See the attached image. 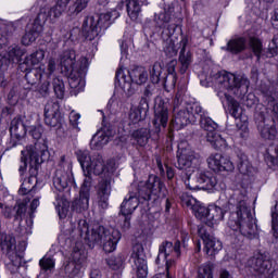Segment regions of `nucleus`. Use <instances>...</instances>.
<instances>
[{"label":"nucleus","mask_w":278,"mask_h":278,"mask_svg":"<svg viewBox=\"0 0 278 278\" xmlns=\"http://www.w3.org/2000/svg\"><path fill=\"white\" fill-rule=\"evenodd\" d=\"M21 155L20 175L23 177L27 172V160L29 159L30 176L22 182L18 194H31L36 188V175H38L40 164L49 160V150L43 143L35 142L34 146H27L25 150H22Z\"/></svg>","instance_id":"nucleus-1"},{"label":"nucleus","mask_w":278,"mask_h":278,"mask_svg":"<svg viewBox=\"0 0 278 278\" xmlns=\"http://www.w3.org/2000/svg\"><path fill=\"white\" fill-rule=\"evenodd\" d=\"M78 231L89 249H94L97 244H102L105 253L116 251V244H118L122 238L121 230L118 229H106L101 225H94L90 229L86 220L78 223Z\"/></svg>","instance_id":"nucleus-2"},{"label":"nucleus","mask_w":278,"mask_h":278,"mask_svg":"<svg viewBox=\"0 0 278 278\" xmlns=\"http://www.w3.org/2000/svg\"><path fill=\"white\" fill-rule=\"evenodd\" d=\"M228 227L232 231H240L241 236L250 240L257 236V224L253 218V213H251V206L247 203V195L237 198L236 211L230 213Z\"/></svg>","instance_id":"nucleus-3"},{"label":"nucleus","mask_w":278,"mask_h":278,"mask_svg":"<svg viewBox=\"0 0 278 278\" xmlns=\"http://www.w3.org/2000/svg\"><path fill=\"white\" fill-rule=\"evenodd\" d=\"M61 73L68 78L70 88L79 92L86 86V73L88 71L87 59H83L84 65L77 67V53L70 49L59 55Z\"/></svg>","instance_id":"nucleus-4"},{"label":"nucleus","mask_w":278,"mask_h":278,"mask_svg":"<svg viewBox=\"0 0 278 278\" xmlns=\"http://www.w3.org/2000/svg\"><path fill=\"white\" fill-rule=\"evenodd\" d=\"M217 84L220 88L229 90L238 99H241V102L247 108H253L257 103V98L254 93L249 92V79L242 76H236L229 72H220L217 77Z\"/></svg>","instance_id":"nucleus-5"},{"label":"nucleus","mask_w":278,"mask_h":278,"mask_svg":"<svg viewBox=\"0 0 278 278\" xmlns=\"http://www.w3.org/2000/svg\"><path fill=\"white\" fill-rule=\"evenodd\" d=\"M115 79L122 88V90L127 94V97H131L135 94L136 89L131 86V84H136L137 86H142V84H147L149 80V73L142 66L135 67L132 70L119 68L116 72Z\"/></svg>","instance_id":"nucleus-6"},{"label":"nucleus","mask_w":278,"mask_h":278,"mask_svg":"<svg viewBox=\"0 0 278 278\" xmlns=\"http://www.w3.org/2000/svg\"><path fill=\"white\" fill-rule=\"evenodd\" d=\"M191 112H194L197 116H200V126L204 131H207L206 140L213 149H225V147H227V140L216 132L218 124L207 116V112L203 110V106L198 103H193L191 104Z\"/></svg>","instance_id":"nucleus-7"},{"label":"nucleus","mask_w":278,"mask_h":278,"mask_svg":"<svg viewBox=\"0 0 278 278\" xmlns=\"http://www.w3.org/2000/svg\"><path fill=\"white\" fill-rule=\"evenodd\" d=\"M112 18H118L117 11L88 16L83 23V28L86 31V40L92 41L99 38L101 29H108L112 25Z\"/></svg>","instance_id":"nucleus-8"},{"label":"nucleus","mask_w":278,"mask_h":278,"mask_svg":"<svg viewBox=\"0 0 278 278\" xmlns=\"http://www.w3.org/2000/svg\"><path fill=\"white\" fill-rule=\"evenodd\" d=\"M184 182L189 190H216L218 180L210 173L195 167L191 173H186Z\"/></svg>","instance_id":"nucleus-9"},{"label":"nucleus","mask_w":278,"mask_h":278,"mask_svg":"<svg viewBox=\"0 0 278 278\" xmlns=\"http://www.w3.org/2000/svg\"><path fill=\"white\" fill-rule=\"evenodd\" d=\"M75 155L83 168L85 179H92V175H102L105 170V163L103 162V156L100 154H96L91 157L88 150H77Z\"/></svg>","instance_id":"nucleus-10"},{"label":"nucleus","mask_w":278,"mask_h":278,"mask_svg":"<svg viewBox=\"0 0 278 278\" xmlns=\"http://www.w3.org/2000/svg\"><path fill=\"white\" fill-rule=\"evenodd\" d=\"M53 186L55 190L62 192L68 188V186L75 185V177L73 176V164L66 161V155H62L58 168L53 177Z\"/></svg>","instance_id":"nucleus-11"},{"label":"nucleus","mask_w":278,"mask_h":278,"mask_svg":"<svg viewBox=\"0 0 278 278\" xmlns=\"http://www.w3.org/2000/svg\"><path fill=\"white\" fill-rule=\"evenodd\" d=\"M273 269L270 256L266 253H258L251 257L245 264V270L254 278H266Z\"/></svg>","instance_id":"nucleus-12"},{"label":"nucleus","mask_w":278,"mask_h":278,"mask_svg":"<svg viewBox=\"0 0 278 278\" xmlns=\"http://www.w3.org/2000/svg\"><path fill=\"white\" fill-rule=\"evenodd\" d=\"M275 118L278 121L276 115L265 114L264 112L255 114V123L257 125L261 137H263L264 140H275V138H277Z\"/></svg>","instance_id":"nucleus-13"},{"label":"nucleus","mask_w":278,"mask_h":278,"mask_svg":"<svg viewBox=\"0 0 278 278\" xmlns=\"http://www.w3.org/2000/svg\"><path fill=\"white\" fill-rule=\"evenodd\" d=\"M181 255V241L177 240L174 244L172 241H163L159 247V255L155 260V264H160L161 257H163V261L166 262L167 270L175 264V261L172 258H168L170 256L173 257H179Z\"/></svg>","instance_id":"nucleus-14"},{"label":"nucleus","mask_w":278,"mask_h":278,"mask_svg":"<svg viewBox=\"0 0 278 278\" xmlns=\"http://www.w3.org/2000/svg\"><path fill=\"white\" fill-rule=\"evenodd\" d=\"M66 8H68V0H58L52 8H41L36 18L43 25L49 20L51 23H55L66 12Z\"/></svg>","instance_id":"nucleus-15"},{"label":"nucleus","mask_w":278,"mask_h":278,"mask_svg":"<svg viewBox=\"0 0 278 278\" xmlns=\"http://www.w3.org/2000/svg\"><path fill=\"white\" fill-rule=\"evenodd\" d=\"M90 188H92V178H85L79 191V197L72 203L74 212H86L90 207Z\"/></svg>","instance_id":"nucleus-16"},{"label":"nucleus","mask_w":278,"mask_h":278,"mask_svg":"<svg viewBox=\"0 0 278 278\" xmlns=\"http://www.w3.org/2000/svg\"><path fill=\"white\" fill-rule=\"evenodd\" d=\"M199 164V157H197V153L190 148L178 147L177 151V165L176 168L179 170H188V168H192L194 170V166Z\"/></svg>","instance_id":"nucleus-17"},{"label":"nucleus","mask_w":278,"mask_h":278,"mask_svg":"<svg viewBox=\"0 0 278 278\" xmlns=\"http://www.w3.org/2000/svg\"><path fill=\"white\" fill-rule=\"evenodd\" d=\"M154 23L156 27L163 29L161 36L164 38H168L169 36H174L175 31H177V23L170 16L169 12L163 11L154 15Z\"/></svg>","instance_id":"nucleus-18"},{"label":"nucleus","mask_w":278,"mask_h":278,"mask_svg":"<svg viewBox=\"0 0 278 278\" xmlns=\"http://www.w3.org/2000/svg\"><path fill=\"white\" fill-rule=\"evenodd\" d=\"M198 233L203 240L206 255H210V257H214V255H216V253L223 249V243L214 236L210 235L204 226L198 227Z\"/></svg>","instance_id":"nucleus-19"},{"label":"nucleus","mask_w":278,"mask_h":278,"mask_svg":"<svg viewBox=\"0 0 278 278\" xmlns=\"http://www.w3.org/2000/svg\"><path fill=\"white\" fill-rule=\"evenodd\" d=\"M197 114L192 111V105L187 109H180L174 113V118L172 121L174 127L177 129H184L192 123H197Z\"/></svg>","instance_id":"nucleus-20"},{"label":"nucleus","mask_w":278,"mask_h":278,"mask_svg":"<svg viewBox=\"0 0 278 278\" xmlns=\"http://www.w3.org/2000/svg\"><path fill=\"white\" fill-rule=\"evenodd\" d=\"M45 123L48 127H60L62 125V113H60V103L49 101L45 105Z\"/></svg>","instance_id":"nucleus-21"},{"label":"nucleus","mask_w":278,"mask_h":278,"mask_svg":"<svg viewBox=\"0 0 278 278\" xmlns=\"http://www.w3.org/2000/svg\"><path fill=\"white\" fill-rule=\"evenodd\" d=\"M206 162L208 167L215 173H223L225 170L227 173H231V170L235 168L233 163L228 157L223 156L220 153L211 154Z\"/></svg>","instance_id":"nucleus-22"},{"label":"nucleus","mask_w":278,"mask_h":278,"mask_svg":"<svg viewBox=\"0 0 278 278\" xmlns=\"http://www.w3.org/2000/svg\"><path fill=\"white\" fill-rule=\"evenodd\" d=\"M153 125L155 127V134H160L163 129H166L168 125V104L161 101L159 104L154 106V119Z\"/></svg>","instance_id":"nucleus-23"},{"label":"nucleus","mask_w":278,"mask_h":278,"mask_svg":"<svg viewBox=\"0 0 278 278\" xmlns=\"http://www.w3.org/2000/svg\"><path fill=\"white\" fill-rule=\"evenodd\" d=\"M180 47L181 49L178 56L179 73L180 75H186V73L190 68V65L192 64V52L186 49L188 47V36H184L181 38Z\"/></svg>","instance_id":"nucleus-24"},{"label":"nucleus","mask_w":278,"mask_h":278,"mask_svg":"<svg viewBox=\"0 0 278 278\" xmlns=\"http://www.w3.org/2000/svg\"><path fill=\"white\" fill-rule=\"evenodd\" d=\"M110 194H112V179H102L98 185V204L102 210H108L110 205Z\"/></svg>","instance_id":"nucleus-25"},{"label":"nucleus","mask_w":278,"mask_h":278,"mask_svg":"<svg viewBox=\"0 0 278 278\" xmlns=\"http://www.w3.org/2000/svg\"><path fill=\"white\" fill-rule=\"evenodd\" d=\"M139 205L140 199L136 197V192L129 191L128 197H126L121 204L119 214L122 216H131Z\"/></svg>","instance_id":"nucleus-26"},{"label":"nucleus","mask_w":278,"mask_h":278,"mask_svg":"<svg viewBox=\"0 0 278 278\" xmlns=\"http://www.w3.org/2000/svg\"><path fill=\"white\" fill-rule=\"evenodd\" d=\"M42 26L43 24L36 17L31 28H29V30L22 37V45H24V47H29L31 42H36V38L42 33Z\"/></svg>","instance_id":"nucleus-27"},{"label":"nucleus","mask_w":278,"mask_h":278,"mask_svg":"<svg viewBox=\"0 0 278 278\" xmlns=\"http://www.w3.org/2000/svg\"><path fill=\"white\" fill-rule=\"evenodd\" d=\"M247 37H233L227 42V46L222 49L232 55H238V53H242V51L247 50Z\"/></svg>","instance_id":"nucleus-28"},{"label":"nucleus","mask_w":278,"mask_h":278,"mask_svg":"<svg viewBox=\"0 0 278 278\" xmlns=\"http://www.w3.org/2000/svg\"><path fill=\"white\" fill-rule=\"evenodd\" d=\"M177 60H172L167 63V74H164L163 86L164 88H175L177 84Z\"/></svg>","instance_id":"nucleus-29"},{"label":"nucleus","mask_w":278,"mask_h":278,"mask_svg":"<svg viewBox=\"0 0 278 278\" xmlns=\"http://www.w3.org/2000/svg\"><path fill=\"white\" fill-rule=\"evenodd\" d=\"M185 204L187 207H190L195 216V218H199L200 220H206L208 219L210 216V208L201 205L197 200L194 199H189L185 201Z\"/></svg>","instance_id":"nucleus-30"},{"label":"nucleus","mask_w":278,"mask_h":278,"mask_svg":"<svg viewBox=\"0 0 278 278\" xmlns=\"http://www.w3.org/2000/svg\"><path fill=\"white\" fill-rule=\"evenodd\" d=\"M146 184L154 197H166V193L162 192L164 190V182L160 177L150 175Z\"/></svg>","instance_id":"nucleus-31"},{"label":"nucleus","mask_w":278,"mask_h":278,"mask_svg":"<svg viewBox=\"0 0 278 278\" xmlns=\"http://www.w3.org/2000/svg\"><path fill=\"white\" fill-rule=\"evenodd\" d=\"M10 134L11 136H15L17 140L26 136L27 127L25 126V123H23V118L21 116H16L11 121Z\"/></svg>","instance_id":"nucleus-32"},{"label":"nucleus","mask_w":278,"mask_h":278,"mask_svg":"<svg viewBox=\"0 0 278 278\" xmlns=\"http://www.w3.org/2000/svg\"><path fill=\"white\" fill-rule=\"evenodd\" d=\"M0 249L3 253H10L16 249V239L12 235H0Z\"/></svg>","instance_id":"nucleus-33"},{"label":"nucleus","mask_w":278,"mask_h":278,"mask_svg":"<svg viewBox=\"0 0 278 278\" xmlns=\"http://www.w3.org/2000/svg\"><path fill=\"white\" fill-rule=\"evenodd\" d=\"M131 192L136 193V197L139 199L140 203L143 201H151V194H153L147 182H140L137 187H135V190H131Z\"/></svg>","instance_id":"nucleus-34"},{"label":"nucleus","mask_w":278,"mask_h":278,"mask_svg":"<svg viewBox=\"0 0 278 278\" xmlns=\"http://www.w3.org/2000/svg\"><path fill=\"white\" fill-rule=\"evenodd\" d=\"M40 79H42V73L38 68L29 70L25 74V80L27 81L29 87H26L28 90H31L34 86H38L40 84Z\"/></svg>","instance_id":"nucleus-35"},{"label":"nucleus","mask_w":278,"mask_h":278,"mask_svg":"<svg viewBox=\"0 0 278 278\" xmlns=\"http://www.w3.org/2000/svg\"><path fill=\"white\" fill-rule=\"evenodd\" d=\"M132 138L139 147H147L149 138H151V130L147 128L137 129L132 132Z\"/></svg>","instance_id":"nucleus-36"},{"label":"nucleus","mask_w":278,"mask_h":278,"mask_svg":"<svg viewBox=\"0 0 278 278\" xmlns=\"http://www.w3.org/2000/svg\"><path fill=\"white\" fill-rule=\"evenodd\" d=\"M72 262L75 264H79L84 266L86 264V251L84 250V245L80 242H76L73 252H72Z\"/></svg>","instance_id":"nucleus-37"},{"label":"nucleus","mask_w":278,"mask_h":278,"mask_svg":"<svg viewBox=\"0 0 278 278\" xmlns=\"http://www.w3.org/2000/svg\"><path fill=\"white\" fill-rule=\"evenodd\" d=\"M142 0H126V8L128 16L131 21H137L141 12L140 3Z\"/></svg>","instance_id":"nucleus-38"},{"label":"nucleus","mask_w":278,"mask_h":278,"mask_svg":"<svg viewBox=\"0 0 278 278\" xmlns=\"http://www.w3.org/2000/svg\"><path fill=\"white\" fill-rule=\"evenodd\" d=\"M164 68L160 62H155L150 70V79L152 84H162L164 86V75L162 76V72Z\"/></svg>","instance_id":"nucleus-39"},{"label":"nucleus","mask_w":278,"mask_h":278,"mask_svg":"<svg viewBox=\"0 0 278 278\" xmlns=\"http://www.w3.org/2000/svg\"><path fill=\"white\" fill-rule=\"evenodd\" d=\"M83 265L78 263H74L73 261H68L64 266L65 277L67 278H76L79 277L81 273Z\"/></svg>","instance_id":"nucleus-40"},{"label":"nucleus","mask_w":278,"mask_h":278,"mask_svg":"<svg viewBox=\"0 0 278 278\" xmlns=\"http://www.w3.org/2000/svg\"><path fill=\"white\" fill-rule=\"evenodd\" d=\"M161 38L163 40V51L165 55L167 58H175V55H177V48L175 47V41L170 39L173 38V36H169V37L161 36Z\"/></svg>","instance_id":"nucleus-41"},{"label":"nucleus","mask_w":278,"mask_h":278,"mask_svg":"<svg viewBox=\"0 0 278 278\" xmlns=\"http://www.w3.org/2000/svg\"><path fill=\"white\" fill-rule=\"evenodd\" d=\"M90 0H68L70 9L68 12L73 16H77L80 12H84L88 8V2Z\"/></svg>","instance_id":"nucleus-42"},{"label":"nucleus","mask_w":278,"mask_h":278,"mask_svg":"<svg viewBox=\"0 0 278 278\" xmlns=\"http://www.w3.org/2000/svg\"><path fill=\"white\" fill-rule=\"evenodd\" d=\"M55 210L59 214L60 218H65L68 214V201L64 199L62 195H56V199L54 201Z\"/></svg>","instance_id":"nucleus-43"},{"label":"nucleus","mask_w":278,"mask_h":278,"mask_svg":"<svg viewBox=\"0 0 278 278\" xmlns=\"http://www.w3.org/2000/svg\"><path fill=\"white\" fill-rule=\"evenodd\" d=\"M265 162H267L268 166H275L278 164V141L276 143H271L267 148V154L265 155Z\"/></svg>","instance_id":"nucleus-44"},{"label":"nucleus","mask_w":278,"mask_h":278,"mask_svg":"<svg viewBox=\"0 0 278 278\" xmlns=\"http://www.w3.org/2000/svg\"><path fill=\"white\" fill-rule=\"evenodd\" d=\"M104 134L105 132H100L98 130L97 134L93 135L90 141L91 149H103V147L110 142V139Z\"/></svg>","instance_id":"nucleus-45"},{"label":"nucleus","mask_w":278,"mask_h":278,"mask_svg":"<svg viewBox=\"0 0 278 278\" xmlns=\"http://www.w3.org/2000/svg\"><path fill=\"white\" fill-rule=\"evenodd\" d=\"M33 225H34V219H31L30 217H28L25 222L21 220L20 226L15 230L17 236L20 238H27V236L31 233Z\"/></svg>","instance_id":"nucleus-46"},{"label":"nucleus","mask_w":278,"mask_h":278,"mask_svg":"<svg viewBox=\"0 0 278 278\" xmlns=\"http://www.w3.org/2000/svg\"><path fill=\"white\" fill-rule=\"evenodd\" d=\"M238 169L241 175H249L252 170L251 163L249 162V157L244 153L238 154Z\"/></svg>","instance_id":"nucleus-47"},{"label":"nucleus","mask_w":278,"mask_h":278,"mask_svg":"<svg viewBox=\"0 0 278 278\" xmlns=\"http://www.w3.org/2000/svg\"><path fill=\"white\" fill-rule=\"evenodd\" d=\"M130 260L134 262V264L139 262H147V255H144V248L141 243H136L132 247Z\"/></svg>","instance_id":"nucleus-48"},{"label":"nucleus","mask_w":278,"mask_h":278,"mask_svg":"<svg viewBox=\"0 0 278 278\" xmlns=\"http://www.w3.org/2000/svg\"><path fill=\"white\" fill-rule=\"evenodd\" d=\"M52 88L56 99H64V94H66V87L64 86V80L60 77H54L52 79Z\"/></svg>","instance_id":"nucleus-49"},{"label":"nucleus","mask_w":278,"mask_h":278,"mask_svg":"<svg viewBox=\"0 0 278 278\" xmlns=\"http://www.w3.org/2000/svg\"><path fill=\"white\" fill-rule=\"evenodd\" d=\"M263 103L267 105V113L269 116H277L278 118V106L275 105V97L270 96L269 93L263 94Z\"/></svg>","instance_id":"nucleus-50"},{"label":"nucleus","mask_w":278,"mask_h":278,"mask_svg":"<svg viewBox=\"0 0 278 278\" xmlns=\"http://www.w3.org/2000/svg\"><path fill=\"white\" fill-rule=\"evenodd\" d=\"M227 105L229 108L230 115L233 118H240L242 116V112L240 111V103L233 99V97H227Z\"/></svg>","instance_id":"nucleus-51"},{"label":"nucleus","mask_w":278,"mask_h":278,"mask_svg":"<svg viewBox=\"0 0 278 278\" xmlns=\"http://www.w3.org/2000/svg\"><path fill=\"white\" fill-rule=\"evenodd\" d=\"M250 47L254 55L257 58V62H260V59L262 55H264V47L262 46V41L255 37H252L250 38Z\"/></svg>","instance_id":"nucleus-52"},{"label":"nucleus","mask_w":278,"mask_h":278,"mask_svg":"<svg viewBox=\"0 0 278 278\" xmlns=\"http://www.w3.org/2000/svg\"><path fill=\"white\" fill-rule=\"evenodd\" d=\"M225 218V211L219 206H213L208 210V219L212 223H218Z\"/></svg>","instance_id":"nucleus-53"},{"label":"nucleus","mask_w":278,"mask_h":278,"mask_svg":"<svg viewBox=\"0 0 278 278\" xmlns=\"http://www.w3.org/2000/svg\"><path fill=\"white\" fill-rule=\"evenodd\" d=\"M41 270H53L55 268V258L53 256L46 255L39 261Z\"/></svg>","instance_id":"nucleus-54"},{"label":"nucleus","mask_w":278,"mask_h":278,"mask_svg":"<svg viewBox=\"0 0 278 278\" xmlns=\"http://www.w3.org/2000/svg\"><path fill=\"white\" fill-rule=\"evenodd\" d=\"M28 64H31L33 66H36L37 64H40L42 60H45V50H37L33 52L30 55L26 56Z\"/></svg>","instance_id":"nucleus-55"},{"label":"nucleus","mask_w":278,"mask_h":278,"mask_svg":"<svg viewBox=\"0 0 278 278\" xmlns=\"http://www.w3.org/2000/svg\"><path fill=\"white\" fill-rule=\"evenodd\" d=\"M134 264L138 278H146L147 275H149V267L147 266V261H141L139 263Z\"/></svg>","instance_id":"nucleus-56"},{"label":"nucleus","mask_w":278,"mask_h":278,"mask_svg":"<svg viewBox=\"0 0 278 278\" xmlns=\"http://www.w3.org/2000/svg\"><path fill=\"white\" fill-rule=\"evenodd\" d=\"M123 255L110 256L106 258V264L112 268V270H118V268L123 266Z\"/></svg>","instance_id":"nucleus-57"},{"label":"nucleus","mask_w":278,"mask_h":278,"mask_svg":"<svg viewBox=\"0 0 278 278\" xmlns=\"http://www.w3.org/2000/svg\"><path fill=\"white\" fill-rule=\"evenodd\" d=\"M102 114V128L101 130H98L100 132H103L104 136L110 140L111 138H113V136L116 134V131H114V128H112V126L105 124V113H103V111H100Z\"/></svg>","instance_id":"nucleus-58"},{"label":"nucleus","mask_w":278,"mask_h":278,"mask_svg":"<svg viewBox=\"0 0 278 278\" xmlns=\"http://www.w3.org/2000/svg\"><path fill=\"white\" fill-rule=\"evenodd\" d=\"M275 55H278V35H275L269 42L266 58H275Z\"/></svg>","instance_id":"nucleus-59"},{"label":"nucleus","mask_w":278,"mask_h":278,"mask_svg":"<svg viewBox=\"0 0 278 278\" xmlns=\"http://www.w3.org/2000/svg\"><path fill=\"white\" fill-rule=\"evenodd\" d=\"M15 210V220H23V216H25V212H27V201L17 203L14 206Z\"/></svg>","instance_id":"nucleus-60"},{"label":"nucleus","mask_w":278,"mask_h":278,"mask_svg":"<svg viewBox=\"0 0 278 278\" xmlns=\"http://www.w3.org/2000/svg\"><path fill=\"white\" fill-rule=\"evenodd\" d=\"M9 58H11V60H21V58H23V55H25V49L21 48L18 46H14L9 52Z\"/></svg>","instance_id":"nucleus-61"},{"label":"nucleus","mask_w":278,"mask_h":278,"mask_svg":"<svg viewBox=\"0 0 278 278\" xmlns=\"http://www.w3.org/2000/svg\"><path fill=\"white\" fill-rule=\"evenodd\" d=\"M12 64H14V59H11L9 53L0 56V71H8Z\"/></svg>","instance_id":"nucleus-62"},{"label":"nucleus","mask_w":278,"mask_h":278,"mask_svg":"<svg viewBox=\"0 0 278 278\" xmlns=\"http://www.w3.org/2000/svg\"><path fill=\"white\" fill-rule=\"evenodd\" d=\"M186 91L184 89L178 90L175 98H174V113L179 112V105L184 103V94Z\"/></svg>","instance_id":"nucleus-63"},{"label":"nucleus","mask_w":278,"mask_h":278,"mask_svg":"<svg viewBox=\"0 0 278 278\" xmlns=\"http://www.w3.org/2000/svg\"><path fill=\"white\" fill-rule=\"evenodd\" d=\"M79 118H81V115L78 113H75V111H72L70 114V123L74 127L75 131H79Z\"/></svg>","instance_id":"nucleus-64"}]
</instances>
